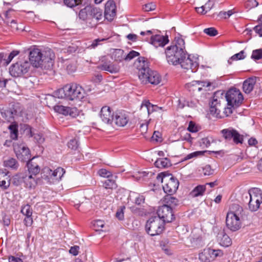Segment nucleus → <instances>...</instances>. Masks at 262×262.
Wrapping results in <instances>:
<instances>
[{"mask_svg": "<svg viewBox=\"0 0 262 262\" xmlns=\"http://www.w3.org/2000/svg\"><path fill=\"white\" fill-rule=\"evenodd\" d=\"M65 170L61 167H58L55 170H52L51 174L52 175V184H54L59 182L63 174L65 173Z\"/></svg>", "mask_w": 262, "mask_h": 262, "instance_id": "nucleus-27", "label": "nucleus"}, {"mask_svg": "<svg viewBox=\"0 0 262 262\" xmlns=\"http://www.w3.org/2000/svg\"><path fill=\"white\" fill-rule=\"evenodd\" d=\"M125 209V207L124 206H122L117 210L116 213V216L119 220H123L124 219V211Z\"/></svg>", "mask_w": 262, "mask_h": 262, "instance_id": "nucleus-53", "label": "nucleus"}, {"mask_svg": "<svg viewBox=\"0 0 262 262\" xmlns=\"http://www.w3.org/2000/svg\"><path fill=\"white\" fill-rule=\"evenodd\" d=\"M24 179L23 183H24L26 187L31 189L34 188L37 184V182L34 177L31 174H27L24 173V177H20Z\"/></svg>", "mask_w": 262, "mask_h": 262, "instance_id": "nucleus-26", "label": "nucleus"}, {"mask_svg": "<svg viewBox=\"0 0 262 262\" xmlns=\"http://www.w3.org/2000/svg\"><path fill=\"white\" fill-rule=\"evenodd\" d=\"M227 107L224 108L227 116L232 113L233 109L238 107L242 103L244 98L241 91L236 88H232L226 94Z\"/></svg>", "mask_w": 262, "mask_h": 262, "instance_id": "nucleus-4", "label": "nucleus"}, {"mask_svg": "<svg viewBox=\"0 0 262 262\" xmlns=\"http://www.w3.org/2000/svg\"><path fill=\"white\" fill-rule=\"evenodd\" d=\"M115 124L119 126H124L128 122V119L125 114L117 113L113 120Z\"/></svg>", "mask_w": 262, "mask_h": 262, "instance_id": "nucleus-25", "label": "nucleus"}, {"mask_svg": "<svg viewBox=\"0 0 262 262\" xmlns=\"http://www.w3.org/2000/svg\"><path fill=\"white\" fill-rule=\"evenodd\" d=\"M42 56V64L43 63H51L52 64V60H54L55 55L51 50L43 51Z\"/></svg>", "mask_w": 262, "mask_h": 262, "instance_id": "nucleus-32", "label": "nucleus"}, {"mask_svg": "<svg viewBox=\"0 0 262 262\" xmlns=\"http://www.w3.org/2000/svg\"><path fill=\"white\" fill-rule=\"evenodd\" d=\"M19 104H13L12 107L7 110L6 112V114L9 116V118H14L15 115H16L19 111Z\"/></svg>", "mask_w": 262, "mask_h": 262, "instance_id": "nucleus-39", "label": "nucleus"}, {"mask_svg": "<svg viewBox=\"0 0 262 262\" xmlns=\"http://www.w3.org/2000/svg\"><path fill=\"white\" fill-rule=\"evenodd\" d=\"M24 177V173H19L15 176L13 179V183L15 185L18 186L23 183L24 179L20 178V177Z\"/></svg>", "mask_w": 262, "mask_h": 262, "instance_id": "nucleus-55", "label": "nucleus"}, {"mask_svg": "<svg viewBox=\"0 0 262 262\" xmlns=\"http://www.w3.org/2000/svg\"><path fill=\"white\" fill-rule=\"evenodd\" d=\"M21 212L26 216H32V210L31 206L28 205H25L21 207Z\"/></svg>", "mask_w": 262, "mask_h": 262, "instance_id": "nucleus-47", "label": "nucleus"}, {"mask_svg": "<svg viewBox=\"0 0 262 262\" xmlns=\"http://www.w3.org/2000/svg\"><path fill=\"white\" fill-rule=\"evenodd\" d=\"M135 64L139 70V78L143 84L158 85L161 82V76L157 71L149 68L148 62L145 57H139Z\"/></svg>", "mask_w": 262, "mask_h": 262, "instance_id": "nucleus-1", "label": "nucleus"}, {"mask_svg": "<svg viewBox=\"0 0 262 262\" xmlns=\"http://www.w3.org/2000/svg\"><path fill=\"white\" fill-rule=\"evenodd\" d=\"M169 41L167 36H163L160 34L152 35L150 37V43L156 48L164 47Z\"/></svg>", "mask_w": 262, "mask_h": 262, "instance_id": "nucleus-19", "label": "nucleus"}, {"mask_svg": "<svg viewBox=\"0 0 262 262\" xmlns=\"http://www.w3.org/2000/svg\"><path fill=\"white\" fill-rule=\"evenodd\" d=\"M179 64H181L182 68L186 70H191L192 72H196L199 67V63L196 61V59L193 60L191 58L190 55H188L187 58L184 57Z\"/></svg>", "mask_w": 262, "mask_h": 262, "instance_id": "nucleus-16", "label": "nucleus"}, {"mask_svg": "<svg viewBox=\"0 0 262 262\" xmlns=\"http://www.w3.org/2000/svg\"><path fill=\"white\" fill-rule=\"evenodd\" d=\"M157 179L163 184V189L166 193L173 194L177 191L179 182L171 174L163 176L162 174H159L157 177Z\"/></svg>", "mask_w": 262, "mask_h": 262, "instance_id": "nucleus-6", "label": "nucleus"}, {"mask_svg": "<svg viewBox=\"0 0 262 262\" xmlns=\"http://www.w3.org/2000/svg\"><path fill=\"white\" fill-rule=\"evenodd\" d=\"M204 32L210 36H215L217 34V31L213 27L206 28L204 30Z\"/></svg>", "mask_w": 262, "mask_h": 262, "instance_id": "nucleus-52", "label": "nucleus"}, {"mask_svg": "<svg viewBox=\"0 0 262 262\" xmlns=\"http://www.w3.org/2000/svg\"><path fill=\"white\" fill-rule=\"evenodd\" d=\"M100 118L103 122L106 124H111L114 120V115L111 107L104 106L100 111Z\"/></svg>", "mask_w": 262, "mask_h": 262, "instance_id": "nucleus-18", "label": "nucleus"}, {"mask_svg": "<svg viewBox=\"0 0 262 262\" xmlns=\"http://www.w3.org/2000/svg\"><path fill=\"white\" fill-rule=\"evenodd\" d=\"M187 129L190 132L196 133L198 131V127L194 122L191 121L189 123Z\"/></svg>", "mask_w": 262, "mask_h": 262, "instance_id": "nucleus-59", "label": "nucleus"}, {"mask_svg": "<svg viewBox=\"0 0 262 262\" xmlns=\"http://www.w3.org/2000/svg\"><path fill=\"white\" fill-rule=\"evenodd\" d=\"M5 167L10 168L12 169H16L18 167V164L16 160L14 158H9L4 162Z\"/></svg>", "mask_w": 262, "mask_h": 262, "instance_id": "nucleus-37", "label": "nucleus"}, {"mask_svg": "<svg viewBox=\"0 0 262 262\" xmlns=\"http://www.w3.org/2000/svg\"><path fill=\"white\" fill-rule=\"evenodd\" d=\"M206 190V185H199L196 186L190 192V195L193 197L202 196Z\"/></svg>", "mask_w": 262, "mask_h": 262, "instance_id": "nucleus-33", "label": "nucleus"}, {"mask_svg": "<svg viewBox=\"0 0 262 262\" xmlns=\"http://www.w3.org/2000/svg\"><path fill=\"white\" fill-rule=\"evenodd\" d=\"M217 238L219 244L222 246L228 247L231 245V238L224 231L219 233Z\"/></svg>", "mask_w": 262, "mask_h": 262, "instance_id": "nucleus-24", "label": "nucleus"}, {"mask_svg": "<svg viewBox=\"0 0 262 262\" xmlns=\"http://www.w3.org/2000/svg\"><path fill=\"white\" fill-rule=\"evenodd\" d=\"M82 0H63L64 4L68 7L73 8L81 4Z\"/></svg>", "mask_w": 262, "mask_h": 262, "instance_id": "nucleus-46", "label": "nucleus"}, {"mask_svg": "<svg viewBox=\"0 0 262 262\" xmlns=\"http://www.w3.org/2000/svg\"><path fill=\"white\" fill-rule=\"evenodd\" d=\"M174 40L176 42L175 45L172 46H177L178 49H182V50L185 51V41L181 37H176Z\"/></svg>", "mask_w": 262, "mask_h": 262, "instance_id": "nucleus-43", "label": "nucleus"}, {"mask_svg": "<svg viewBox=\"0 0 262 262\" xmlns=\"http://www.w3.org/2000/svg\"><path fill=\"white\" fill-rule=\"evenodd\" d=\"M156 167L160 168H168L171 166V163L169 159L167 158H159L155 162Z\"/></svg>", "mask_w": 262, "mask_h": 262, "instance_id": "nucleus-30", "label": "nucleus"}, {"mask_svg": "<svg viewBox=\"0 0 262 262\" xmlns=\"http://www.w3.org/2000/svg\"><path fill=\"white\" fill-rule=\"evenodd\" d=\"M145 229L147 233L151 236L159 235L164 229V223L159 217H152L147 221Z\"/></svg>", "mask_w": 262, "mask_h": 262, "instance_id": "nucleus-8", "label": "nucleus"}, {"mask_svg": "<svg viewBox=\"0 0 262 262\" xmlns=\"http://www.w3.org/2000/svg\"><path fill=\"white\" fill-rule=\"evenodd\" d=\"M20 52L17 50H13L12 51L9 55L7 56L6 54H5V63L9 64L10 62L12 60V59L17 55L19 54Z\"/></svg>", "mask_w": 262, "mask_h": 262, "instance_id": "nucleus-42", "label": "nucleus"}, {"mask_svg": "<svg viewBox=\"0 0 262 262\" xmlns=\"http://www.w3.org/2000/svg\"><path fill=\"white\" fill-rule=\"evenodd\" d=\"M172 194H167L163 198V202L164 205L173 207H176L179 203V200L172 195Z\"/></svg>", "mask_w": 262, "mask_h": 262, "instance_id": "nucleus-22", "label": "nucleus"}, {"mask_svg": "<svg viewBox=\"0 0 262 262\" xmlns=\"http://www.w3.org/2000/svg\"><path fill=\"white\" fill-rule=\"evenodd\" d=\"M247 199H249L248 207L251 211L262 209V191L257 188H252L247 192L243 193Z\"/></svg>", "mask_w": 262, "mask_h": 262, "instance_id": "nucleus-5", "label": "nucleus"}, {"mask_svg": "<svg viewBox=\"0 0 262 262\" xmlns=\"http://www.w3.org/2000/svg\"><path fill=\"white\" fill-rule=\"evenodd\" d=\"M106 39L105 38H97L95 40H94L92 42V43L89 45L87 48L89 49H95L96 48L98 45H100V42L106 40Z\"/></svg>", "mask_w": 262, "mask_h": 262, "instance_id": "nucleus-54", "label": "nucleus"}, {"mask_svg": "<svg viewBox=\"0 0 262 262\" xmlns=\"http://www.w3.org/2000/svg\"><path fill=\"white\" fill-rule=\"evenodd\" d=\"M202 172L204 176H211L213 174L214 169L211 168L210 165H206L204 167H202Z\"/></svg>", "mask_w": 262, "mask_h": 262, "instance_id": "nucleus-49", "label": "nucleus"}, {"mask_svg": "<svg viewBox=\"0 0 262 262\" xmlns=\"http://www.w3.org/2000/svg\"><path fill=\"white\" fill-rule=\"evenodd\" d=\"M220 107L221 106H214V105L210 106V113L213 115L217 116L220 113Z\"/></svg>", "mask_w": 262, "mask_h": 262, "instance_id": "nucleus-62", "label": "nucleus"}, {"mask_svg": "<svg viewBox=\"0 0 262 262\" xmlns=\"http://www.w3.org/2000/svg\"><path fill=\"white\" fill-rule=\"evenodd\" d=\"M13 146L18 159L22 162H26L30 160L31 157L30 150L24 143L15 142Z\"/></svg>", "mask_w": 262, "mask_h": 262, "instance_id": "nucleus-10", "label": "nucleus"}, {"mask_svg": "<svg viewBox=\"0 0 262 262\" xmlns=\"http://www.w3.org/2000/svg\"><path fill=\"white\" fill-rule=\"evenodd\" d=\"M93 226L95 228L96 230H100V228H103L104 226V222L101 220H97L93 223Z\"/></svg>", "mask_w": 262, "mask_h": 262, "instance_id": "nucleus-63", "label": "nucleus"}, {"mask_svg": "<svg viewBox=\"0 0 262 262\" xmlns=\"http://www.w3.org/2000/svg\"><path fill=\"white\" fill-rule=\"evenodd\" d=\"M143 106L146 108L148 114L158 111V108H159L158 106L151 104L148 100H144L142 102L141 107Z\"/></svg>", "mask_w": 262, "mask_h": 262, "instance_id": "nucleus-34", "label": "nucleus"}, {"mask_svg": "<svg viewBox=\"0 0 262 262\" xmlns=\"http://www.w3.org/2000/svg\"><path fill=\"white\" fill-rule=\"evenodd\" d=\"M98 174L100 176L108 178H109L110 177L112 176L111 172L105 169H101L98 171Z\"/></svg>", "mask_w": 262, "mask_h": 262, "instance_id": "nucleus-58", "label": "nucleus"}, {"mask_svg": "<svg viewBox=\"0 0 262 262\" xmlns=\"http://www.w3.org/2000/svg\"><path fill=\"white\" fill-rule=\"evenodd\" d=\"M157 214L158 215L157 217H159L164 223V222H171L174 219L172 209L170 207L164 204L159 207L157 210Z\"/></svg>", "mask_w": 262, "mask_h": 262, "instance_id": "nucleus-12", "label": "nucleus"}, {"mask_svg": "<svg viewBox=\"0 0 262 262\" xmlns=\"http://www.w3.org/2000/svg\"><path fill=\"white\" fill-rule=\"evenodd\" d=\"M90 6H87L83 9L80 10L79 12V17L80 19L85 20L89 23Z\"/></svg>", "mask_w": 262, "mask_h": 262, "instance_id": "nucleus-36", "label": "nucleus"}, {"mask_svg": "<svg viewBox=\"0 0 262 262\" xmlns=\"http://www.w3.org/2000/svg\"><path fill=\"white\" fill-rule=\"evenodd\" d=\"M251 58L254 60L262 59V49H256L253 51Z\"/></svg>", "mask_w": 262, "mask_h": 262, "instance_id": "nucleus-48", "label": "nucleus"}, {"mask_svg": "<svg viewBox=\"0 0 262 262\" xmlns=\"http://www.w3.org/2000/svg\"><path fill=\"white\" fill-rule=\"evenodd\" d=\"M206 151H196L193 152H191L188 155H187L184 158V160H187L193 158H196L198 157L202 156L204 155V153L206 152Z\"/></svg>", "mask_w": 262, "mask_h": 262, "instance_id": "nucleus-45", "label": "nucleus"}, {"mask_svg": "<svg viewBox=\"0 0 262 262\" xmlns=\"http://www.w3.org/2000/svg\"><path fill=\"white\" fill-rule=\"evenodd\" d=\"M210 106L214 105V106L215 107L221 106L220 100L218 99L215 94L214 95L212 100L210 103Z\"/></svg>", "mask_w": 262, "mask_h": 262, "instance_id": "nucleus-64", "label": "nucleus"}, {"mask_svg": "<svg viewBox=\"0 0 262 262\" xmlns=\"http://www.w3.org/2000/svg\"><path fill=\"white\" fill-rule=\"evenodd\" d=\"M156 9V5L153 3L145 4L143 6V9L146 12L153 11Z\"/></svg>", "mask_w": 262, "mask_h": 262, "instance_id": "nucleus-60", "label": "nucleus"}, {"mask_svg": "<svg viewBox=\"0 0 262 262\" xmlns=\"http://www.w3.org/2000/svg\"><path fill=\"white\" fill-rule=\"evenodd\" d=\"M116 15V6L114 1H108L105 5L104 17L109 21L114 19Z\"/></svg>", "mask_w": 262, "mask_h": 262, "instance_id": "nucleus-17", "label": "nucleus"}, {"mask_svg": "<svg viewBox=\"0 0 262 262\" xmlns=\"http://www.w3.org/2000/svg\"><path fill=\"white\" fill-rule=\"evenodd\" d=\"M89 23L92 27L95 26L98 21L102 18V11L96 7L90 6Z\"/></svg>", "mask_w": 262, "mask_h": 262, "instance_id": "nucleus-15", "label": "nucleus"}, {"mask_svg": "<svg viewBox=\"0 0 262 262\" xmlns=\"http://www.w3.org/2000/svg\"><path fill=\"white\" fill-rule=\"evenodd\" d=\"M244 210L238 204H233L227 213L226 219L227 227L231 231L234 232L241 227V219L243 218Z\"/></svg>", "mask_w": 262, "mask_h": 262, "instance_id": "nucleus-2", "label": "nucleus"}, {"mask_svg": "<svg viewBox=\"0 0 262 262\" xmlns=\"http://www.w3.org/2000/svg\"><path fill=\"white\" fill-rule=\"evenodd\" d=\"M221 133L226 141H229L232 139L233 142L236 144H242L243 142V135L232 127L223 129L221 131Z\"/></svg>", "mask_w": 262, "mask_h": 262, "instance_id": "nucleus-11", "label": "nucleus"}, {"mask_svg": "<svg viewBox=\"0 0 262 262\" xmlns=\"http://www.w3.org/2000/svg\"><path fill=\"white\" fill-rule=\"evenodd\" d=\"M199 258L201 262H210L212 261L210 253V248H205L199 253Z\"/></svg>", "mask_w": 262, "mask_h": 262, "instance_id": "nucleus-31", "label": "nucleus"}, {"mask_svg": "<svg viewBox=\"0 0 262 262\" xmlns=\"http://www.w3.org/2000/svg\"><path fill=\"white\" fill-rule=\"evenodd\" d=\"M56 112L62 114L64 116L69 115L73 118H75L79 116L81 111L79 110L76 107L65 106L61 105H55L54 107Z\"/></svg>", "mask_w": 262, "mask_h": 262, "instance_id": "nucleus-13", "label": "nucleus"}, {"mask_svg": "<svg viewBox=\"0 0 262 262\" xmlns=\"http://www.w3.org/2000/svg\"><path fill=\"white\" fill-rule=\"evenodd\" d=\"M30 68V63L29 61H19L10 66L9 73L13 77H21L28 73Z\"/></svg>", "mask_w": 262, "mask_h": 262, "instance_id": "nucleus-9", "label": "nucleus"}, {"mask_svg": "<svg viewBox=\"0 0 262 262\" xmlns=\"http://www.w3.org/2000/svg\"><path fill=\"white\" fill-rule=\"evenodd\" d=\"M210 253L211 256L212 260H214L217 257H221L223 253L221 250H214L210 248Z\"/></svg>", "mask_w": 262, "mask_h": 262, "instance_id": "nucleus-50", "label": "nucleus"}, {"mask_svg": "<svg viewBox=\"0 0 262 262\" xmlns=\"http://www.w3.org/2000/svg\"><path fill=\"white\" fill-rule=\"evenodd\" d=\"M139 55L140 54L139 52L132 50L127 55H126L125 60L130 61L134 58L139 56Z\"/></svg>", "mask_w": 262, "mask_h": 262, "instance_id": "nucleus-56", "label": "nucleus"}, {"mask_svg": "<svg viewBox=\"0 0 262 262\" xmlns=\"http://www.w3.org/2000/svg\"><path fill=\"white\" fill-rule=\"evenodd\" d=\"M10 130V137L11 139L15 140L18 136V126L15 124H12L8 127Z\"/></svg>", "mask_w": 262, "mask_h": 262, "instance_id": "nucleus-41", "label": "nucleus"}, {"mask_svg": "<svg viewBox=\"0 0 262 262\" xmlns=\"http://www.w3.org/2000/svg\"><path fill=\"white\" fill-rule=\"evenodd\" d=\"M258 5V3L256 0H249L246 2L245 7L248 9L256 7Z\"/></svg>", "mask_w": 262, "mask_h": 262, "instance_id": "nucleus-57", "label": "nucleus"}, {"mask_svg": "<svg viewBox=\"0 0 262 262\" xmlns=\"http://www.w3.org/2000/svg\"><path fill=\"white\" fill-rule=\"evenodd\" d=\"M52 169L49 167H45L42 170V178L45 179L47 183L50 184H52Z\"/></svg>", "mask_w": 262, "mask_h": 262, "instance_id": "nucleus-35", "label": "nucleus"}, {"mask_svg": "<svg viewBox=\"0 0 262 262\" xmlns=\"http://www.w3.org/2000/svg\"><path fill=\"white\" fill-rule=\"evenodd\" d=\"M59 98H65L69 100H82L85 95L83 88L77 83L66 85L59 90Z\"/></svg>", "mask_w": 262, "mask_h": 262, "instance_id": "nucleus-3", "label": "nucleus"}, {"mask_svg": "<svg viewBox=\"0 0 262 262\" xmlns=\"http://www.w3.org/2000/svg\"><path fill=\"white\" fill-rule=\"evenodd\" d=\"M10 185L9 180L7 174L0 172V187L7 189Z\"/></svg>", "mask_w": 262, "mask_h": 262, "instance_id": "nucleus-38", "label": "nucleus"}, {"mask_svg": "<svg viewBox=\"0 0 262 262\" xmlns=\"http://www.w3.org/2000/svg\"><path fill=\"white\" fill-rule=\"evenodd\" d=\"M68 146L72 150H76L79 146L78 141L76 139H72L68 143Z\"/></svg>", "mask_w": 262, "mask_h": 262, "instance_id": "nucleus-51", "label": "nucleus"}, {"mask_svg": "<svg viewBox=\"0 0 262 262\" xmlns=\"http://www.w3.org/2000/svg\"><path fill=\"white\" fill-rule=\"evenodd\" d=\"M35 158L34 157L30 159L27 162V167L29 173H31L34 175H36L39 173L40 171V167L38 164L35 162Z\"/></svg>", "mask_w": 262, "mask_h": 262, "instance_id": "nucleus-23", "label": "nucleus"}, {"mask_svg": "<svg viewBox=\"0 0 262 262\" xmlns=\"http://www.w3.org/2000/svg\"><path fill=\"white\" fill-rule=\"evenodd\" d=\"M42 52L37 48L31 50L29 54L30 63L36 68L42 66Z\"/></svg>", "mask_w": 262, "mask_h": 262, "instance_id": "nucleus-14", "label": "nucleus"}, {"mask_svg": "<svg viewBox=\"0 0 262 262\" xmlns=\"http://www.w3.org/2000/svg\"><path fill=\"white\" fill-rule=\"evenodd\" d=\"M126 54L122 49H115L112 54V59L118 62L125 60Z\"/></svg>", "mask_w": 262, "mask_h": 262, "instance_id": "nucleus-29", "label": "nucleus"}, {"mask_svg": "<svg viewBox=\"0 0 262 262\" xmlns=\"http://www.w3.org/2000/svg\"><path fill=\"white\" fill-rule=\"evenodd\" d=\"M103 186L105 189H113L116 188L117 184L114 180L108 179L103 182Z\"/></svg>", "mask_w": 262, "mask_h": 262, "instance_id": "nucleus-44", "label": "nucleus"}, {"mask_svg": "<svg viewBox=\"0 0 262 262\" xmlns=\"http://www.w3.org/2000/svg\"><path fill=\"white\" fill-rule=\"evenodd\" d=\"M168 62L173 65L178 64L186 56V51L178 49L177 46L168 47L165 51Z\"/></svg>", "mask_w": 262, "mask_h": 262, "instance_id": "nucleus-7", "label": "nucleus"}, {"mask_svg": "<svg viewBox=\"0 0 262 262\" xmlns=\"http://www.w3.org/2000/svg\"><path fill=\"white\" fill-rule=\"evenodd\" d=\"M191 244L193 247L199 248L204 245V243L201 236L192 237L190 239Z\"/></svg>", "mask_w": 262, "mask_h": 262, "instance_id": "nucleus-40", "label": "nucleus"}, {"mask_svg": "<svg viewBox=\"0 0 262 262\" xmlns=\"http://www.w3.org/2000/svg\"><path fill=\"white\" fill-rule=\"evenodd\" d=\"M245 58V52L244 51H241L240 52L235 54L233 56H232L231 58L232 60H241Z\"/></svg>", "mask_w": 262, "mask_h": 262, "instance_id": "nucleus-61", "label": "nucleus"}, {"mask_svg": "<svg viewBox=\"0 0 262 262\" xmlns=\"http://www.w3.org/2000/svg\"><path fill=\"white\" fill-rule=\"evenodd\" d=\"M128 201L137 205H140L144 203L145 197L136 192H130L128 197Z\"/></svg>", "mask_w": 262, "mask_h": 262, "instance_id": "nucleus-21", "label": "nucleus"}, {"mask_svg": "<svg viewBox=\"0 0 262 262\" xmlns=\"http://www.w3.org/2000/svg\"><path fill=\"white\" fill-rule=\"evenodd\" d=\"M255 84V79L253 78H249L246 80L243 85V89L245 93L247 94L250 93L253 89L254 85Z\"/></svg>", "mask_w": 262, "mask_h": 262, "instance_id": "nucleus-28", "label": "nucleus"}, {"mask_svg": "<svg viewBox=\"0 0 262 262\" xmlns=\"http://www.w3.org/2000/svg\"><path fill=\"white\" fill-rule=\"evenodd\" d=\"M99 69L111 73H116L120 71V67L118 63L105 62L99 66Z\"/></svg>", "mask_w": 262, "mask_h": 262, "instance_id": "nucleus-20", "label": "nucleus"}]
</instances>
